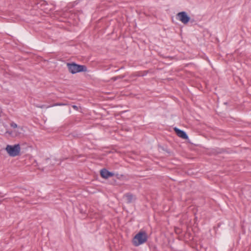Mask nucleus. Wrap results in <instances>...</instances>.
<instances>
[{"label":"nucleus","mask_w":251,"mask_h":251,"mask_svg":"<svg viewBox=\"0 0 251 251\" xmlns=\"http://www.w3.org/2000/svg\"><path fill=\"white\" fill-rule=\"evenodd\" d=\"M19 129H20L21 130H23V128L22 127H19Z\"/></svg>","instance_id":"12"},{"label":"nucleus","mask_w":251,"mask_h":251,"mask_svg":"<svg viewBox=\"0 0 251 251\" xmlns=\"http://www.w3.org/2000/svg\"><path fill=\"white\" fill-rule=\"evenodd\" d=\"M37 107L43 108L45 107V106L44 105H36Z\"/></svg>","instance_id":"11"},{"label":"nucleus","mask_w":251,"mask_h":251,"mask_svg":"<svg viewBox=\"0 0 251 251\" xmlns=\"http://www.w3.org/2000/svg\"><path fill=\"white\" fill-rule=\"evenodd\" d=\"M100 174L101 176L104 178H108L113 176L114 174L113 173L109 172L105 169H103L100 170Z\"/></svg>","instance_id":"5"},{"label":"nucleus","mask_w":251,"mask_h":251,"mask_svg":"<svg viewBox=\"0 0 251 251\" xmlns=\"http://www.w3.org/2000/svg\"><path fill=\"white\" fill-rule=\"evenodd\" d=\"M67 66L69 72L73 74L87 71V68L84 65H77L75 63H68Z\"/></svg>","instance_id":"3"},{"label":"nucleus","mask_w":251,"mask_h":251,"mask_svg":"<svg viewBox=\"0 0 251 251\" xmlns=\"http://www.w3.org/2000/svg\"><path fill=\"white\" fill-rule=\"evenodd\" d=\"M177 17L178 19L183 24H187L190 21V17L185 12H180L177 13Z\"/></svg>","instance_id":"4"},{"label":"nucleus","mask_w":251,"mask_h":251,"mask_svg":"<svg viewBox=\"0 0 251 251\" xmlns=\"http://www.w3.org/2000/svg\"><path fill=\"white\" fill-rule=\"evenodd\" d=\"M124 197L127 203H131L135 199L134 196L130 193L126 194Z\"/></svg>","instance_id":"7"},{"label":"nucleus","mask_w":251,"mask_h":251,"mask_svg":"<svg viewBox=\"0 0 251 251\" xmlns=\"http://www.w3.org/2000/svg\"><path fill=\"white\" fill-rule=\"evenodd\" d=\"M66 104L63 103H56L54 104L52 106H62V105H65Z\"/></svg>","instance_id":"8"},{"label":"nucleus","mask_w":251,"mask_h":251,"mask_svg":"<svg viewBox=\"0 0 251 251\" xmlns=\"http://www.w3.org/2000/svg\"><path fill=\"white\" fill-rule=\"evenodd\" d=\"M5 150L10 156L15 157L20 155L21 147L19 144L8 145L5 148Z\"/></svg>","instance_id":"2"},{"label":"nucleus","mask_w":251,"mask_h":251,"mask_svg":"<svg viewBox=\"0 0 251 251\" xmlns=\"http://www.w3.org/2000/svg\"><path fill=\"white\" fill-rule=\"evenodd\" d=\"M174 130L178 137L184 139H188V137L186 133L184 131L181 130L176 127L174 128Z\"/></svg>","instance_id":"6"},{"label":"nucleus","mask_w":251,"mask_h":251,"mask_svg":"<svg viewBox=\"0 0 251 251\" xmlns=\"http://www.w3.org/2000/svg\"><path fill=\"white\" fill-rule=\"evenodd\" d=\"M72 107H73L74 109H75V110H78V107L76 105H73L72 106Z\"/></svg>","instance_id":"10"},{"label":"nucleus","mask_w":251,"mask_h":251,"mask_svg":"<svg viewBox=\"0 0 251 251\" xmlns=\"http://www.w3.org/2000/svg\"><path fill=\"white\" fill-rule=\"evenodd\" d=\"M148 235L145 231H140L133 238L132 243L134 246L137 247L147 241Z\"/></svg>","instance_id":"1"},{"label":"nucleus","mask_w":251,"mask_h":251,"mask_svg":"<svg viewBox=\"0 0 251 251\" xmlns=\"http://www.w3.org/2000/svg\"><path fill=\"white\" fill-rule=\"evenodd\" d=\"M10 126L13 128H17L18 127L16 123H14V122L11 123L10 124Z\"/></svg>","instance_id":"9"}]
</instances>
